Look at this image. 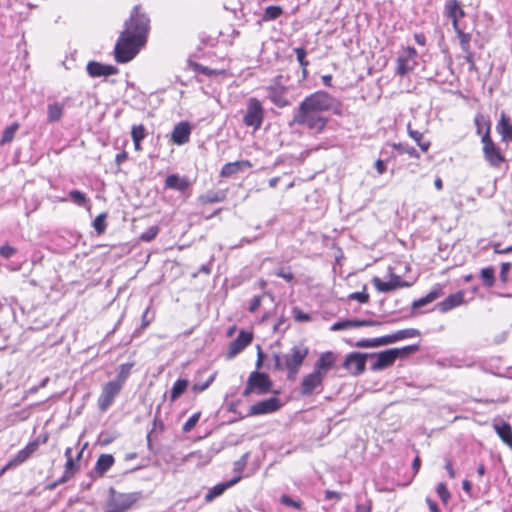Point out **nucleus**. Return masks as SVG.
I'll use <instances>...</instances> for the list:
<instances>
[{
  "label": "nucleus",
  "mask_w": 512,
  "mask_h": 512,
  "mask_svg": "<svg viewBox=\"0 0 512 512\" xmlns=\"http://www.w3.org/2000/svg\"><path fill=\"white\" fill-rule=\"evenodd\" d=\"M200 415L201 413L200 412H197V413H194L183 425V431L185 433L191 431L195 425L197 424V422L199 421V418H200Z\"/></svg>",
  "instance_id": "54"
},
{
  "label": "nucleus",
  "mask_w": 512,
  "mask_h": 512,
  "mask_svg": "<svg viewBox=\"0 0 512 512\" xmlns=\"http://www.w3.org/2000/svg\"><path fill=\"white\" fill-rule=\"evenodd\" d=\"M131 365L129 364H123L120 366V372L118 374V377L116 380H113L114 382H121V386H123L126 378L128 377L130 373Z\"/></svg>",
  "instance_id": "55"
},
{
  "label": "nucleus",
  "mask_w": 512,
  "mask_h": 512,
  "mask_svg": "<svg viewBox=\"0 0 512 512\" xmlns=\"http://www.w3.org/2000/svg\"><path fill=\"white\" fill-rule=\"evenodd\" d=\"M253 340V333L240 331L239 335L235 340H233L226 352V357L228 359L234 358L240 352H242Z\"/></svg>",
  "instance_id": "14"
},
{
  "label": "nucleus",
  "mask_w": 512,
  "mask_h": 512,
  "mask_svg": "<svg viewBox=\"0 0 512 512\" xmlns=\"http://www.w3.org/2000/svg\"><path fill=\"white\" fill-rule=\"evenodd\" d=\"M309 354V348L304 343H298L281 356H276L275 365L280 370L287 372V378L296 380L300 368Z\"/></svg>",
  "instance_id": "2"
},
{
  "label": "nucleus",
  "mask_w": 512,
  "mask_h": 512,
  "mask_svg": "<svg viewBox=\"0 0 512 512\" xmlns=\"http://www.w3.org/2000/svg\"><path fill=\"white\" fill-rule=\"evenodd\" d=\"M64 102H53L47 106V122L55 123L61 120L64 112Z\"/></svg>",
  "instance_id": "29"
},
{
  "label": "nucleus",
  "mask_w": 512,
  "mask_h": 512,
  "mask_svg": "<svg viewBox=\"0 0 512 512\" xmlns=\"http://www.w3.org/2000/svg\"><path fill=\"white\" fill-rule=\"evenodd\" d=\"M190 133L189 124L181 122L177 124L172 131V141L178 145H183L189 141Z\"/></svg>",
  "instance_id": "22"
},
{
  "label": "nucleus",
  "mask_w": 512,
  "mask_h": 512,
  "mask_svg": "<svg viewBox=\"0 0 512 512\" xmlns=\"http://www.w3.org/2000/svg\"><path fill=\"white\" fill-rule=\"evenodd\" d=\"M113 464L114 457L111 454H101L94 467L97 476L103 477Z\"/></svg>",
  "instance_id": "28"
},
{
  "label": "nucleus",
  "mask_w": 512,
  "mask_h": 512,
  "mask_svg": "<svg viewBox=\"0 0 512 512\" xmlns=\"http://www.w3.org/2000/svg\"><path fill=\"white\" fill-rule=\"evenodd\" d=\"M372 283L379 292H384V293H387V292L397 289V285H398L395 283H391L390 281L384 282L379 277H374L372 279Z\"/></svg>",
  "instance_id": "44"
},
{
  "label": "nucleus",
  "mask_w": 512,
  "mask_h": 512,
  "mask_svg": "<svg viewBox=\"0 0 512 512\" xmlns=\"http://www.w3.org/2000/svg\"><path fill=\"white\" fill-rule=\"evenodd\" d=\"M496 130L501 135L502 141L512 142V123L505 113H501Z\"/></svg>",
  "instance_id": "23"
},
{
  "label": "nucleus",
  "mask_w": 512,
  "mask_h": 512,
  "mask_svg": "<svg viewBox=\"0 0 512 512\" xmlns=\"http://www.w3.org/2000/svg\"><path fill=\"white\" fill-rule=\"evenodd\" d=\"M189 382L186 379H178L171 390V400L175 401L187 389Z\"/></svg>",
  "instance_id": "42"
},
{
  "label": "nucleus",
  "mask_w": 512,
  "mask_h": 512,
  "mask_svg": "<svg viewBox=\"0 0 512 512\" xmlns=\"http://www.w3.org/2000/svg\"><path fill=\"white\" fill-rule=\"evenodd\" d=\"M18 129H19L18 123H12L10 126L6 127L3 131V135L0 140V145H5L7 143H10L13 140Z\"/></svg>",
  "instance_id": "43"
},
{
  "label": "nucleus",
  "mask_w": 512,
  "mask_h": 512,
  "mask_svg": "<svg viewBox=\"0 0 512 512\" xmlns=\"http://www.w3.org/2000/svg\"><path fill=\"white\" fill-rule=\"evenodd\" d=\"M268 98L276 106L283 108L292 102L291 85L289 78L284 75L276 76L266 88Z\"/></svg>",
  "instance_id": "6"
},
{
  "label": "nucleus",
  "mask_w": 512,
  "mask_h": 512,
  "mask_svg": "<svg viewBox=\"0 0 512 512\" xmlns=\"http://www.w3.org/2000/svg\"><path fill=\"white\" fill-rule=\"evenodd\" d=\"M236 482H220L210 488L204 496L205 503H211L216 498L220 497L228 488L233 486Z\"/></svg>",
  "instance_id": "27"
},
{
  "label": "nucleus",
  "mask_w": 512,
  "mask_h": 512,
  "mask_svg": "<svg viewBox=\"0 0 512 512\" xmlns=\"http://www.w3.org/2000/svg\"><path fill=\"white\" fill-rule=\"evenodd\" d=\"M481 142L483 143V154L485 160L491 167L499 168L505 162V157L501 153L500 149L488 135L481 137Z\"/></svg>",
  "instance_id": "8"
},
{
  "label": "nucleus",
  "mask_w": 512,
  "mask_h": 512,
  "mask_svg": "<svg viewBox=\"0 0 512 512\" xmlns=\"http://www.w3.org/2000/svg\"><path fill=\"white\" fill-rule=\"evenodd\" d=\"M324 376L313 370L305 375L301 381L300 394L302 396H311L315 393H321L323 389Z\"/></svg>",
  "instance_id": "10"
},
{
  "label": "nucleus",
  "mask_w": 512,
  "mask_h": 512,
  "mask_svg": "<svg viewBox=\"0 0 512 512\" xmlns=\"http://www.w3.org/2000/svg\"><path fill=\"white\" fill-rule=\"evenodd\" d=\"M348 329H351L349 319L337 321L330 327L331 331H341Z\"/></svg>",
  "instance_id": "58"
},
{
  "label": "nucleus",
  "mask_w": 512,
  "mask_h": 512,
  "mask_svg": "<svg viewBox=\"0 0 512 512\" xmlns=\"http://www.w3.org/2000/svg\"><path fill=\"white\" fill-rule=\"evenodd\" d=\"M189 187V181L185 177H180L177 174L167 176L165 180V188L173 189L179 192H184Z\"/></svg>",
  "instance_id": "25"
},
{
  "label": "nucleus",
  "mask_w": 512,
  "mask_h": 512,
  "mask_svg": "<svg viewBox=\"0 0 512 512\" xmlns=\"http://www.w3.org/2000/svg\"><path fill=\"white\" fill-rule=\"evenodd\" d=\"M293 122L308 129L313 134H320L324 131L328 118L300 103L298 109L294 112Z\"/></svg>",
  "instance_id": "5"
},
{
  "label": "nucleus",
  "mask_w": 512,
  "mask_h": 512,
  "mask_svg": "<svg viewBox=\"0 0 512 512\" xmlns=\"http://www.w3.org/2000/svg\"><path fill=\"white\" fill-rule=\"evenodd\" d=\"M213 380H214V376L212 375L203 383H199V382L194 383L192 386V389L195 392H202V391L206 390L211 385Z\"/></svg>",
  "instance_id": "57"
},
{
  "label": "nucleus",
  "mask_w": 512,
  "mask_h": 512,
  "mask_svg": "<svg viewBox=\"0 0 512 512\" xmlns=\"http://www.w3.org/2000/svg\"><path fill=\"white\" fill-rule=\"evenodd\" d=\"M141 492L120 493L113 487L109 488V497L104 512H127L141 498Z\"/></svg>",
  "instance_id": "7"
},
{
  "label": "nucleus",
  "mask_w": 512,
  "mask_h": 512,
  "mask_svg": "<svg viewBox=\"0 0 512 512\" xmlns=\"http://www.w3.org/2000/svg\"><path fill=\"white\" fill-rule=\"evenodd\" d=\"M393 149H395L399 154H407L410 158L419 159V152L407 143H393L391 144Z\"/></svg>",
  "instance_id": "35"
},
{
  "label": "nucleus",
  "mask_w": 512,
  "mask_h": 512,
  "mask_svg": "<svg viewBox=\"0 0 512 512\" xmlns=\"http://www.w3.org/2000/svg\"><path fill=\"white\" fill-rule=\"evenodd\" d=\"M87 72L91 77H101L117 74L118 69L112 65L91 61L87 64Z\"/></svg>",
  "instance_id": "17"
},
{
  "label": "nucleus",
  "mask_w": 512,
  "mask_h": 512,
  "mask_svg": "<svg viewBox=\"0 0 512 512\" xmlns=\"http://www.w3.org/2000/svg\"><path fill=\"white\" fill-rule=\"evenodd\" d=\"M493 427L501 440L512 449V427L503 420L495 422Z\"/></svg>",
  "instance_id": "24"
},
{
  "label": "nucleus",
  "mask_w": 512,
  "mask_h": 512,
  "mask_svg": "<svg viewBox=\"0 0 512 512\" xmlns=\"http://www.w3.org/2000/svg\"><path fill=\"white\" fill-rule=\"evenodd\" d=\"M252 165L248 161H235L225 164L220 172V175L222 177H230L239 171L243 170L244 168L251 167Z\"/></svg>",
  "instance_id": "30"
},
{
  "label": "nucleus",
  "mask_w": 512,
  "mask_h": 512,
  "mask_svg": "<svg viewBox=\"0 0 512 512\" xmlns=\"http://www.w3.org/2000/svg\"><path fill=\"white\" fill-rule=\"evenodd\" d=\"M250 453L247 452L241 456L239 460L234 463V477L231 480H241L244 477H250V474L244 473V468L247 464V459Z\"/></svg>",
  "instance_id": "33"
},
{
  "label": "nucleus",
  "mask_w": 512,
  "mask_h": 512,
  "mask_svg": "<svg viewBox=\"0 0 512 512\" xmlns=\"http://www.w3.org/2000/svg\"><path fill=\"white\" fill-rule=\"evenodd\" d=\"M350 328H356V327H363V326H379L381 325V322L371 319H364V320H358V319H352L350 320Z\"/></svg>",
  "instance_id": "47"
},
{
  "label": "nucleus",
  "mask_w": 512,
  "mask_h": 512,
  "mask_svg": "<svg viewBox=\"0 0 512 512\" xmlns=\"http://www.w3.org/2000/svg\"><path fill=\"white\" fill-rule=\"evenodd\" d=\"M397 350V358L416 352L419 349L418 345H408L403 348H395Z\"/></svg>",
  "instance_id": "59"
},
{
  "label": "nucleus",
  "mask_w": 512,
  "mask_h": 512,
  "mask_svg": "<svg viewBox=\"0 0 512 512\" xmlns=\"http://www.w3.org/2000/svg\"><path fill=\"white\" fill-rule=\"evenodd\" d=\"M320 115L324 112H332L335 115H342L341 102L326 91H316L301 102Z\"/></svg>",
  "instance_id": "4"
},
{
  "label": "nucleus",
  "mask_w": 512,
  "mask_h": 512,
  "mask_svg": "<svg viewBox=\"0 0 512 512\" xmlns=\"http://www.w3.org/2000/svg\"><path fill=\"white\" fill-rule=\"evenodd\" d=\"M320 115L324 112H332L335 115H342L341 102L326 91H316L301 102Z\"/></svg>",
  "instance_id": "3"
},
{
  "label": "nucleus",
  "mask_w": 512,
  "mask_h": 512,
  "mask_svg": "<svg viewBox=\"0 0 512 512\" xmlns=\"http://www.w3.org/2000/svg\"><path fill=\"white\" fill-rule=\"evenodd\" d=\"M384 345H387L385 336L371 339H360L354 344V346L357 348H374Z\"/></svg>",
  "instance_id": "34"
},
{
  "label": "nucleus",
  "mask_w": 512,
  "mask_h": 512,
  "mask_svg": "<svg viewBox=\"0 0 512 512\" xmlns=\"http://www.w3.org/2000/svg\"><path fill=\"white\" fill-rule=\"evenodd\" d=\"M122 389L121 382L109 381L106 383L98 398V407L101 411H106L114 402L115 397Z\"/></svg>",
  "instance_id": "11"
},
{
  "label": "nucleus",
  "mask_w": 512,
  "mask_h": 512,
  "mask_svg": "<svg viewBox=\"0 0 512 512\" xmlns=\"http://www.w3.org/2000/svg\"><path fill=\"white\" fill-rule=\"evenodd\" d=\"M283 13V9L281 6H278V5H271V6H268L265 11H264V14L262 16V20L263 21H272V20H275L277 19L278 17H280Z\"/></svg>",
  "instance_id": "39"
},
{
  "label": "nucleus",
  "mask_w": 512,
  "mask_h": 512,
  "mask_svg": "<svg viewBox=\"0 0 512 512\" xmlns=\"http://www.w3.org/2000/svg\"><path fill=\"white\" fill-rule=\"evenodd\" d=\"M368 358L369 353L351 352L346 356L343 367L352 375L358 376L365 371L366 360Z\"/></svg>",
  "instance_id": "12"
},
{
  "label": "nucleus",
  "mask_w": 512,
  "mask_h": 512,
  "mask_svg": "<svg viewBox=\"0 0 512 512\" xmlns=\"http://www.w3.org/2000/svg\"><path fill=\"white\" fill-rule=\"evenodd\" d=\"M159 227L154 225L149 227L145 232H143L140 236V239L145 242L152 241L158 234Z\"/></svg>",
  "instance_id": "53"
},
{
  "label": "nucleus",
  "mask_w": 512,
  "mask_h": 512,
  "mask_svg": "<svg viewBox=\"0 0 512 512\" xmlns=\"http://www.w3.org/2000/svg\"><path fill=\"white\" fill-rule=\"evenodd\" d=\"M69 196H70L71 200L78 206H84L87 203V198H86L85 194H83L79 190H71L69 192Z\"/></svg>",
  "instance_id": "50"
},
{
  "label": "nucleus",
  "mask_w": 512,
  "mask_h": 512,
  "mask_svg": "<svg viewBox=\"0 0 512 512\" xmlns=\"http://www.w3.org/2000/svg\"><path fill=\"white\" fill-rule=\"evenodd\" d=\"M349 300H356L360 303H367L369 301V294L366 292V286L360 292H353L348 295Z\"/></svg>",
  "instance_id": "52"
},
{
  "label": "nucleus",
  "mask_w": 512,
  "mask_h": 512,
  "mask_svg": "<svg viewBox=\"0 0 512 512\" xmlns=\"http://www.w3.org/2000/svg\"><path fill=\"white\" fill-rule=\"evenodd\" d=\"M493 249L496 254H507L512 252V245L506 248H501V245L497 243L494 244Z\"/></svg>",
  "instance_id": "64"
},
{
  "label": "nucleus",
  "mask_w": 512,
  "mask_h": 512,
  "mask_svg": "<svg viewBox=\"0 0 512 512\" xmlns=\"http://www.w3.org/2000/svg\"><path fill=\"white\" fill-rule=\"evenodd\" d=\"M278 394V390H273V395L269 398L258 399V415L274 413L283 406Z\"/></svg>",
  "instance_id": "15"
},
{
  "label": "nucleus",
  "mask_w": 512,
  "mask_h": 512,
  "mask_svg": "<svg viewBox=\"0 0 512 512\" xmlns=\"http://www.w3.org/2000/svg\"><path fill=\"white\" fill-rule=\"evenodd\" d=\"M369 358L374 359L370 369L372 371H380L394 364L397 359V350L388 349L381 352L369 353Z\"/></svg>",
  "instance_id": "13"
},
{
  "label": "nucleus",
  "mask_w": 512,
  "mask_h": 512,
  "mask_svg": "<svg viewBox=\"0 0 512 512\" xmlns=\"http://www.w3.org/2000/svg\"><path fill=\"white\" fill-rule=\"evenodd\" d=\"M420 336V331L414 328H408L403 330H398L395 333L385 335L386 344H392L397 341L418 337Z\"/></svg>",
  "instance_id": "26"
},
{
  "label": "nucleus",
  "mask_w": 512,
  "mask_h": 512,
  "mask_svg": "<svg viewBox=\"0 0 512 512\" xmlns=\"http://www.w3.org/2000/svg\"><path fill=\"white\" fill-rule=\"evenodd\" d=\"M106 214H99L93 221V227L97 231L98 234L104 233L106 229Z\"/></svg>",
  "instance_id": "48"
},
{
  "label": "nucleus",
  "mask_w": 512,
  "mask_h": 512,
  "mask_svg": "<svg viewBox=\"0 0 512 512\" xmlns=\"http://www.w3.org/2000/svg\"><path fill=\"white\" fill-rule=\"evenodd\" d=\"M280 503L285 506L292 507L295 509H302V507H303V503L301 501L294 500L286 494H283L280 497Z\"/></svg>",
  "instance_id": "51"
},
{
  "label": "nucleus",
  "mask_w": 512,
  "mask_h": 512,
  "mask_svg": "<svg viewBox=\"0 0 512 512\" xmlns=\"http://www.w3.org/2000/svg\"><path fill=\"white\" fill-rule=\"evenodd\" d=\"M511 268L510 262H503L499 273V278L502 283H507L509 278V271Z\"/></svg>",
  "instance_id": "56"
},
{
  "label": "nucleus",
  "mask_w": 512,
  "mask_h": 512,
  "mask_svg": "<svg viewBox=\"0 0 512 512\" xmlns=\"http://www.w3.org/2000/svg\"><path fill=\"white\" fill-rule=\"evenodd\" d=\"M464 302V292L457 291L450 294L443 301L438 303V308L441 312L445 313L452 310L455 307L460 306Z\"/></svg>",
  "instance_id": "21"
},
{
  "label": "nucleus",
  "mask_w": 512,
  "mask_h": 512,
  "mask_svg": "<svg viewBox=\"0 0 512 512\" xmlns=\"http://www.w3.org/2000/svg\"><path fill=\"white\" fill-rule=\"evenodd\" d=\"M437 494L439 495V497L441 498V500L444 502V503H447L449 498H450V494L446 488V486L443 484V483H440L437 487Z\"/></svg>",
  "instance_id": "60"
},
{
  "label": "nucleus",
  "mask_w": 512,
  "mask_h": 512,
  "mask_svg": "<svg viewBox=\"0 0 512 512\" xmlns=\"http://www.w3.org/2000/svg\"><path fill=\"white\" fill-rule=\"evenodd\" d=\"M277 275L283 279H285L287 282H290L293 280L294 275L293 273L286 268H282L277 272Z\"/></svg>",
  "instance_id": "62"
},
{
  "label": "nucleus",
  "mask_w": 512,
  "mask_h": 512,
  "mask_svg": "<svg viewBox=\"0 0 512 512\" xmlns=\"http://www.w3.org/2000/svg\"><path fill=\"white\" fill-rule=\"evenodd\" d=\"M16 253V249L9 245H3L0 247V256L4 258H10Z\"/></svg>",
  "instance_id": "61"
},
{
  "label": "nucleus",
  "mask_w": 512,
  "mask_h": 512,
  "mask_svg": "<svg viewBox=\"0 0 512 512\" xmlns=\"http://www.w3.org/2000/svg\"><path fill=\"white\" fill-rule=\"evenodd\" d=\"M444 14L451 19L454 29L458 27V20L464 17L465 12L458 0H448L444 6Z\"/></svg>",
  "instance_id": "16"
},
{
  "label": "nucleus",
  "mask_w": 512,
  "mask_h": 512,
  "mask_svg": "<svg viewBox=\"0 0 512 512\" xmlns=\"http://www.w3.org/2000/svg\"><path fill=\"white\" fill-rule=\"evenodd\" d=\"M391 283L398 284L397 288L407 287L409 284L401 279L399 275L392 274L389 280Z\"/></svg>",
  "instance_id": "63"
},
{
  "label": "nucleus",
  "mask_w": 512,
  "mask_h": 512,
  "mask_svg": "<svg viewBox=\"0 0 512 512\" xmlns=\"http://www.w3.org/2000/svg\"><path fill=\"white\" fill-rule=\"evenodd\" d=\"M407 132L409 137L417 143L423 152H427L429 150L431 145L430 141L425 140L423 134L420 131L413 129L411 123L407 124Z\"/></svg>",
  "instance_id": "32"
},
{
  "label": "nucleus",
  "mask_w": 512,
  "mask_h": 512,
  "mask_svg": "<svg viewBox=\"0 0 512 512\" xmlns=\"http://www.w3.org/2000/svg\"><path fill=\"white\" fill-rule=\"evenodd\" d=\"M474 124L478 135L482 134V137H485L486 135L490 136L491 123L488 117L481 113H477L474 117Z\"/></svg>",
  "instance_id": "31"
},
{
  "label": "nucleus",
  "mask_w": 512,
  "mask_h": 512,
  "mask_svg": "<svg viewBox=\"0 0 512 512\" xmlns=\"http://www.w3.org/2000/svg\"><path fill=\"white\" fill-rule=\"evenodd\" d=\"M256 390V370L252 371L249 375L246 388L243 391V396L247 397Z\"/></svg>",
  "instance_id": "46"
},
{
  "label": "nucleus",
  "mask_w": 512,
  "mask_h": 512,
  "mask_svg": "<svg viewBox=\"0 0 512 512\" xmlns=\"http://www.w3.org/2000/svg\"><path fill=\"white\" fill-rule=\"evenodd\" d=\"M244 123L248 126L256 124V98H251L246 115L244 116Z\"/></svg>",
  "instance_id": "40"
},
{
  "label": "nucleus",
  "mask_w": 512,
  "mask_h": 512,
  "mask_svg": "<svg viewBox=\"0 0 512 512\" xmlns=\"http://www.w3.org/2000/svg\"><path fill=\"white\" fill-rule=\"evenodd\" d=\"M146 136L145 127L140 125H134L131 129V137L133 141H142Z\"/></svg>",
  "instance_id": "49"
},
{
  "label": "nucleus",
  "mask_w": 512,
  "mask_h": 512,
  "mask_svg": "<svg viewBox=\"0 0 512 512\" xmlns=\"http://www.w3.org/2000/svg\"><path fill=\"white\" fill-rule=\"evenodd\" d=\"M294 52L296 54V58L302 68L303 78L307 77V67L309 66V61L306 60V50L303 47L294 48Z\"/></svg>",
  "instance_id": "41"
},
{
  "label": "nucleus",
  "mask_w": 512,
  "mask_h": 512,
  "mask_svg": "<svg viewBox=\"0 0 512 512\" xmlns=\"http://www.w3.org/2000/svg\"><path fill=\"white\" fill-rule=\"evenodd\" d=\"M417 51L414 47L404 48L397 58V73L401 76L414 70L417 65Z\"/></svg>",
  "instance_id": "9"
},
{
  "label": "nucleus",
  "mask_w": 512,
  "mask_h": 512,
  "mask_svg": "<svg viewBox=\"0 0 512 512\" xmlns=\"http://www.w3.org/2000/svg\"><path fill=\"white\" fill-rule=\"evenodd\" d=\"M457 35H458V38H459V41H460V45H461V48L464 52H469L470 50V40H471V35L469 33H465L463 32L459 26L457 27V29H455Z\"/></svg>",
  "instance_id": "45"
},
{
  "label": "nucleus",
  "mask_w": 512,
  "mask_h": 512,
  "mask_svg": "<svg viewBox=\"0 0 512 512\" xmlns=\"http://www.w3.org/2000/svg\"><path fill=\"white\" fill-rule=\"evenodd\" d=\"M86 445L87 444H85L84 447L79 451V453L77 454L76 459H74L73 456H72V449L69 448V447L66 448L65 456L67 458V461H66V465H65V473H64L63 477L60 480H66V479L71 478V477L74 476V473L77 471V469L79 467L78 461L81 458V456L83 454V450L86 447Z\"/></svg>",
  "instance_id": "19"
},
{
  "label": "nucleus",
  "mask_w": 512,
  "mask_h": 512,
  "mask_svg": "<svg viewBox=\"0 0 512 512\" xmlns=\"http://www.w3.org/2000/svg\"><path fill=\"white\" fill-rule=\"evenodd\" d=\"M268 392L273 393L272 382L267 374L258 372V395Z\"/></svg>",
  "instance_id": "38"
},
{
  "label": "nucleus",
  "mask_w": 512,
  "mask_h": 512,
  "mask_svg": "<svg viewBox=\"0 0 512 512\" xmlns=\"http://www.w3.org/2000/svg\"><path fill=\"white\" fill-rule=\"evenodd\" d=\"M444 294L443 287L441 284H436L432 289L423 297L415 300L412 303V310L415 311L429 303H432Z\"/></svg>",
  "instance_id": "18"
},
{
  "label": "nucleus",
  "mask_w": 512,
  "mask_h": 512,
  "mask_svg": "<svg viewBox=\"0 0 512 512\" xmlns=\"http://www.w3.org/2000/svg\"><path fill=\"white\" fill-rule=\"evenodd\" d=\"M149 31L150 19L148 15L142 12L140 5H135L115 44V60L118 63L131 61L145 45Z\"/></svg>",
  "instance_id": "1"
},
{
  "label": "nucleus",
  "mask_w": 512,
  "mask_h": 512,
  "mask_svg": "<svg viewBox=\"0 0 512 512\" xmlns=\"http://www.w3.org/2000/svg\"><path fill=\"white\" fill-rule=\"evenodd\" d=\"M480 278L483 284L491 288L495 284V269L492 266L485 267L480 271Z\"/></svg>",
  "instance_id": "36"
},
{
  "label": "nucleus",
  "mask_w": 512,
  "mask_h": 512,
  "mask_svg": "<svg viewBox=\"0 0 512 512\" xmlns=\"http://www.w3.org/2000/svg\"><path fill=\"white\" fill-rule=\"evenodd\" d=\"M335 360L336 358L331 351L324 352L315 362L313 370L325 377L327 372L334 366Z\"/></svg>",
  "instance_id": "20"
},
{
  "label": "nucleus",
  "mask_w": 512,
  "mask_h": 512,
  "mask_svg": "<svg viewBox=\"0 0 512 512\" xmlns=\"http://www.w3.org/2000/svg\"><path fill=\"white\" fill-rule=\"evenodd\" d=\"M225 199V193L223 191H208L201 195L199 200L204 203H218Z\"/></svg>",
  "instance_id": "37"
}]
</instances>
